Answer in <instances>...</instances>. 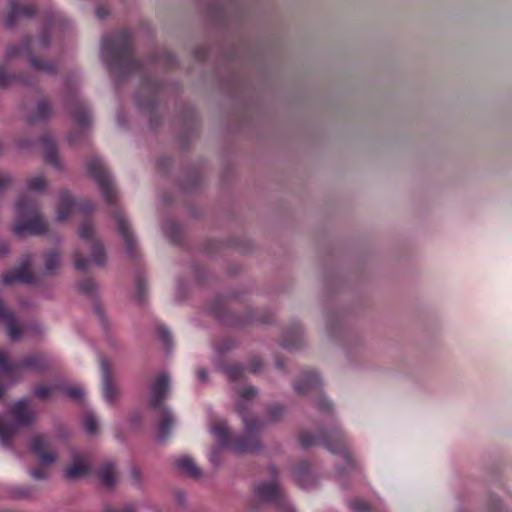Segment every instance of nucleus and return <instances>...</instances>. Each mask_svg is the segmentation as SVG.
Wrapping results in <instances>:
<instances>
[{
  "label": "nucleus",
  "instance_id": "obj_17",
  "mask_svg": "<svg viewBox=\"0 0 512 512\" xmlns=\"http://www.w3.org/2000/svg\"><path fill=\"white\" fill-rule=\"evenodd\" d=\"M320 379L315 372H308L303 379L295 384V389L300 394L308 393L318 387Z\"/></svg>",
  "mask_w": 512,
  "mask_h": 512
},
{
  "label": "nucleus",
  "instance_id": "obj_41",
  "mask_svg": "<svg viewBox=\"0 0 512 512\" xmlns=\"http://www.w3.org/2000/svg\"><path fill=\"white\" fill-rule=\"evenodd\" d=\"M104 512H134L132 506H126L125 508H123L122 510H114L112 508H105Z\"/></svg>",
  "mask_w": 512,
  "mask_h": 512
},
{
  "label": "nucleus",
  "instance_id": "obj_6",
  "mask_svg": "<svg viewBox=\"0 0 512 512\" xmlns=\"http://www.w3.org/2000/svg\"><path fill=\"white\" fill-rule=\"evenodd\" d=\"M30 258L28 256L22 259L21 266L3 275L4 284L12 285L15 283H31L34 280L33 274L29 271Z\"/></svg>",
  "mask_w": 512,
  "mask_h": 512
},
{
  "label": "nucleus",
  "instance_id": "obj_27",
  "mask_svg": "<svg viewBox=\"0 0 512 512\" xmlns=\"http://www.w3.org/2000/svg\"><path fill=\"white\" fill-rule=\"evenodd\" d=\"M46 188V181L43 177L37 176L28 182L29 191H42Z\"/></svg>",
  "mask_w": 512,
  "mask_h": 512
},
{
  "label": "nucleus",
  "instance_id": "obj_3",
  "mask_svg": "<svg viewBox=\"0 0 512 512\" xmlns=\"http://www.w3.org/2000/svg\"><path fill=\"white\" fill-rule=\"evenodd\" d=\"M256 394L257 389L254 387H247L239 395L237 411L243 419L245 435L237 439L233 444L232 449L236 453H249L258 451L260 449V444L255 435V432L259 430L261 425L255 420L249 419L245 412V402L256 396Z\"/></svg>",
  "mask_w": 512,
  "mask_h": 512
},
{
  "label": "nucleus",
  "instance_id": "obj_22",
  "mask_svg": "<svg viewBox=\"0 0 512 512\" xmlns=\"http://www.w3.org/2000/svg\"><path fill=\"white\" fill-rule=\"evenodd\" d=\"M60 263L59 253L57 251H53L48 253L45 256V270L47 273H52Z\"/></svg>",
  "mask_w": 512,
  "mask_h": 512
},
{
  "label": "nucleus",
  "instance_id": "obj_7",
  "mask_svg": "<svg viewBox=\"0 0 512 512\" xmlns=\"http://www.w3.org/2000/svg\"><path fill=\"white\" fill-rule=\"evenodd\" d=\"M93 234V227L89 223H85L80 227L79 230V237L82 240H87L89 249L91 250L93 261L97 265H102L105 262V253L103 251L102 245L95 240L91 239V236Z\"/></svg>",
  "mask_w": 512,
  "mask_h": 512
},
{
  "label": "nucleus",
  "instance_id": "obj_49",
  "mask_svg": "<svg viewBox=\"0 0 512 512\" xmlns=\"http://www.w3.org/2000/svg\"><path fill=\"white\" fill-rule=\"evenodd\" d=\"M77 121L79 122V124L84 125L87 121V117H84L83 119L79 118Z\"/></svg>",
  "mask_w": 512,
  "mask_h": 512
},
{
  "label": "nucleus",
  "instance_id": "obj_2",
  "mask_svg": "<svg viewBox=\"0 0 512 512\" xmlns=\"http://www.w3.org/2000/svg\"><path fill=\"white\" fill-rule=\"evenodd\" d=\"M15 209L17 223L14 225L13 231L17 236L38 235L45 232L46 222L39 215L34 200L27 193L20 197Z\"/></svg>",
  "mask_w": 512,
  "mask_h": 512
},
{
  "label": "nucleus",
  "instance_id": "obj_14",
  "mask_svg": "<svg viewBox=\"0 0 512 512\" xmlns=\"http://www.w3.org/2000/svg\"><path fill=\"white\" fill-rule=\"evenodd\" d=\"M115 220H116L117 225H118V230L121 233V235L123 237V240H124V242L126 244L127 252L131 254L133 252V249H134L135 245H136V242H135V240L133 238L132 232L129 229V225L126 222V219H125L124 215L121 212H116L115 213Z\"/></svg>",
  "mask_w": 512,
  "mask_h": 512
},
{
  "label": "nucleus",
  "instance_id": "obj_44",
  "mask_svg": "<svg viewBox=\"0 0 512 512\" xmlns=\"http://www.w3.org/2000/svg\"><path fill=\"white\" fill-rule=\"evenodd\" d=\"M18 53H19V48L11 47V48H9L7 55L9 58H12V57L16 56Z\"/></svg>",
  "mask_w": 512,
  "mask_h": 512
},
{
  "label": "nucleus",
  "instance_id": "obj_25",
  "mask_svg": "<svg viewBox=\"0 0 512 512\" xmlns=\"http://www.w3.org/2000/svg\"><path fill=\"white\" fill-rule=\"evenodd\" d=\"M83 422L87 433L94 434L97 431V420L91 412L85 414Z\"/></svg>",
  "mask_w": 512,
  "mask_h": 512
},
{
  "label": "nucleus",
  "instance_id": "obj_30",
  "mask_svg": "<svg viewBox=\"0 0 512 512\" xmlns=\"http://www.w3.org/2000/svg\"><path fill=\"white\" fill-rule=\"evenodd\" d=\"M224 373L230 380H234L242 374V368L238 366H229L224 369Z\"/></svg>",
  "mask_w": 512,
  "mask_h": 512
},
{
  "label": "nucleus",
  "instance_id": "obj_38",
  "mask_svg": "<svg viewBox=\"0 0 512 512\" xmlns=\"http://www.w3.org/2000/svg\"><path fill=\"white\" fill-rule=\"evenodd\" d=\"M31 476L34 479L40 480V479H44L46 477V474H45V472H43L41 470H34L31 472Z\"/></svg>",
  "mask_w": 512,
  "mask_h": 512
},
{
  "label": "nucleus",
  "instance_id": "obj_43",
  "mask_svg": "<svg viewBox=\"0 0 512 512\" xmlns=\"http://www.w3.org/2000/svg\"><path fill=\"white\" fill-rule=\"evenodd\" d=\"M197 374L201 381L204 382L207 380V371L205 369H199Z\"/></svg>",
  "mask_w": 512,
  "mask_h": 512
},
{
  "label": "nucleus",
  "instance_id": "obj_34",
  "mask_svg": "<svg viewBox=\"0 0 512 512\" xmlns=\"http://www.w3.org/2000/svg\"><path fill=\"white\" fill-rule=\"evenodd\" d=\"M115 42H116V39L113 38H105L102 42V53L104 54L105 51L110 47V46H114L115 45Z\"/></svg>",
  "mask_w": 512,
  "mask_h": 512
},
{
  "label": "nucleus",
  "instance_id": "obj_11",
  "mask_svg": "<svg viewBox=\"0 0 512 512\" xmlns=\"http://www.w3.org/2000/svg\"><path fill=\"white\" fill-rule=\"evenodd\" d=\"M101 372H102V384H103V396L108 403H113L117 396L118 390L115 387L113 380L110 375L109 364L106 359L101 360Z\"/></svg>",
  "mask_w": 512,
  "mask_h": 512
},
{
  "label": "nucleus",
  "instance_id": "obj_51",
  "mask_svg": "<svg viewBox=\"0 0 512 512\" xmlns=\"http://www.w3.org/2000/svg\"><path fill=\"white\" fill-rule=\"evenodd\" d=\"M132 474L135 477V481H138L139 480V475L137 474V472L133 471Z\"/></svg>",
  "mask_w": 512,
  "mask_h": 512
},
{
  "label": "nucleus",
  "instance_id": "obj_16",
  "mask_svg": "<svg viewBox=\"0 0 512 512\" xmlns=\"http://www.w3.org/2000/svg\"><path fill=\"white\" fill-rule=\"evenodd\" d=\"M175 465L180 472L187 476L197 478L201 474L199 468L196 466L193 459L189 456H182L178 458L175 461Z\"/></svg>",
  "mask_w": 512,
  "mask_h": 512
},
{
  "label": "nucleus",
  "instance_id": "obj_47",
  "mask_svg": "<svg viewBox=\"0 0 512 512\" xmlns=\"http://www.w3.org/2000/svg\"><path fill=\"white\" fill-rule=\"evenodd\" d=\"M79 209L82 210V211H85V212H89L92 209V207L90 205L81 204L79 206Z\"/></svg>",
  "mask_w": 512,
  "mask_h": 512
},
{
  "label": "nucleus",
  "instance_id": "obj_37",
  "mask_svg": "<svg viewBox=\"0 0 512 512\" xmlns=\"http://www.w3.org/2000/svg\"><path fill=\"white\" fill-rule=\"evenodd\" d=\"M9 76L5 73L3 69L0 68V86H4L8 84Z\"/></svg>",
  "mask_w": 512,
  "mask_h": 512
},
{
  "label": "nucleus",
  "instance_id": "obj_48",
  "mask_svg": "<svg viewBox=\"0 0 512 512\" xmlns=\"http://www.w3.org/2000/svg\"><path fill=\"white\" fill-rule=\"evenodd\" d=\"M7 251H8V247L6 245H4V244L1 245V247H0V255L6 254Z\"/></svg>",
  "mask_w": 512,
  "mask_h": 512
},
{
  "label": "nucleus",
  "instance_id": "obj_40",
  "mask_svg": "<svg viewBox=\"0 0 512 512\" xmlns=\"http://www.w3.org/2000/svg\"><path fill=\"white\" fill-rule=\"evenodd\" d=\"M209 459L213 464H218V462H219L218 449H214L213 451H211V453L209 455Z\"/></svg>",
  "mask_w": 512,
  "mask_h": 512
},
{
  "label": "nucleus",
  "instance_id": "obj_13",
  "mask_svg": "<svg viewBox=\"0 0 512 512\" xmlns=\"http://www.w3.org/2000/svg\"><path fill=\"white\" fill-rule=\"evenodd\" d=\"M75 202L68 192L60 194L59 201L56 208V220L58 222L65 221L73 212Z\"/></svg>",
  "mask_w": 512,
  "mask_h": 512
},
{
  "label": "nucleus",
  "instance_id": "obj_33",
  "mask_svg": "<svg viewBox=\"0 0 512 512\" xmlns=\"http://www.w3.org/2000/svg\"><path fill=\"white\" fill-rule=\"evenodd\" d=\"M315 439L313 437H310V436H301L300 437V445L304 448H307L309 447L310 445H312L313 443H315Z\"/></svg>",
  "mask_w": 512,
  "mask_h": 512
},
{
  "label": "nucleus",
  "instance_id": "obj_46",
  "mask_svg": "<svg viewBox=\"0 0 512 512\" xmlns=\"http://www.w3.org/2000/svg\"><path fill=\"white\" fill-rule=\"evenodd\" d=\"M301 478H302V472H301V470L299 469V470H297V471L295 472V479H296V481H297L298 483H300V484L302 483V479H301Z\"/></svg>",
  "mask_w": 512,
  "mask_h": 512
},
{
  "label": "nucleus",
  "instance_id": "obj_20",
  "mask_svg": "<svg viewBox=\"0 0 512 512\" xmlns=\"http://www.w3.org/2000/svg\"><path fill=\"white\" fill-rule=\"evenodd\" d=\"M46 145L45 161L55 167H59V162L53 142L50 139H44Z\"/></svg>",
  "mask_w": 512,
  "mask_h": 512
},
{
  "label": "nucleus",
  "instance_id": "obj_26",
  "mask_svg": "<svg viewBox=\"0 0 512 512\" xmlns=\"http://www.w3.org/2000/svg\"><path fill=\"white\" fill-rule=\"evenodd\" d=\"M59 389V386H39L35 388L34 393L40 399H47L52 396L54 390Z\"/></svg>",
  "mask_w": 512,
  "mask_h": 512
},
{
  "label": "nucleus",
  "instance_id": "obj_50",
  "mask_svg": "<svg viewBox=\"0 0 512 512\" xmlns=\"http://www.w3.org/2000/svg\"><path fill=\"white\" fill-rule=\"evenodd\" d=\"M285 511H286V512H294L293 507H292V506H290V505H287V506L285 507Z\"/></svg>",
  "mask_w": 512,
  "mask_h": 512
},
{
  "label": "nucleus",
  "instance_id": "obj_18",
  "mask_svg": "<svg viewBox=\"0 0 512 512\" xmlns=\"http://www.w3.org/2000/svg\"><path fill=\"white\" fill-rule=\"evenodd\" d=\"M99 478L103 486L112 487L117 480L114 467L111 464H105L99 471Z\"/></svg>",
  "mask_w": 512,
  "mask_h": 512
},
{
  "label": "nucleus",
  "instance_id": "obj_45",
  "mask_svg": "<svg viewBox=\"0 0 512 512\" xmlns=\"http://www.w3.org/2000/svg\"><path fill=\"white\" fill-rule=\"evenodd\" d=\"M260 368H261V363H260L259 361H257V362H253V363L251 364V370H252V372H254V373L258 372V371L260 370Z\"/></svg>",
  "mask_w": 512,
  "mask_h": 512
},
{
  "label": "nucleus",
  "instance_id": "obj_32",
  "mask_svg": "<svg viewBox=\"0 0 512 512\" xmlns=\"http://www.w3.org/2000/svg\"><path fill=\"white\" fill-rule=\"evenodd\" d=\"M31 64L34 68L41 70V71H45V72H53L54 71L53 65L48 64V63H41L34 58H31Z\"/></svg>",
  "mask_w": 512,
  "mask_h": 512
},
{
  "label": "nucleus",
  "instance_id": "obj_10",
  "mask_svg": "<svg viewBox=\"0 0 512 512\" xmlns=\"http://www.w3.org/2000/svg\"><path fill=\"white\" fill-rule=\"evenodd\" d=\"M35 8L32 5L20 6L15 1H10V9L6 18V26L12 28L19 21L34 15Z\"/></svg>",
  "mask_w": 512,
  "mask_h": 512
},
{
  "label": "nucleus",
  "instance_id": "obj_52",
  "mask_svg": "<svg viewBox=\"0 0 512 512\" xmlns=\"http://www.w3.org/2000/svg\"><path fill=\"white\" fill-rule=\"evenodd\" d=\"M41 42L44 44V45H47L48 43L45 41V39H41Z\"/></svg>",
  "mask_w": 512,
  "mask_h": 512
},
{
  "label": "nucleus",
  "instance_id": "obj_21",
  "mask_svg": "<svg viewBox=\"0 0 512 512\" xmlns=\"http://www.w3.org/2000/svg\"><path fill=\"white\" fill-rule=\"evenodd\" d=\"M50 106L49 104L42 100L40 101L38 104H37V111H36V114L35 115H32L30 118H29V122L30 123H33V122H36L40 119H43L45 117H47L49 114H50Z\"/></svg>",
  "mask_w": 512,
  "mask_h": 512
},
{
  "label": "nucleus",
  "instance_id": "obj_36",
  "mask_svg": "<svg viewBox=\"0 0 512 512\" xmlns=\"http://www.w3.org/2000/svg\"><path fill=\"white\" fill-rule=\"evenodd\" d=\"M83 292L89 293L94 289V285L91 281H87L80 286Z\"/></svg>",
  "mask_w": 512,
  "mask_h": 512
},
{
  "label": "nucleus",
  "instance_id": "obj_31",
  "mask_svg": "<svg viewBox=\"0 0 512 512\" xmlns=\"http://www.w3.org/2000/svg\"><path fill=\"white\" fill-rule=\"evenodd\" d=\"M74 263L77 270L84 271L87 269L89 261L81 257L78 253L74 255Z\"/></svg>",
  "mask_w": 512,
  "mask_h": 512
},
{
  "label": "nucleus",
  "instance_id": "obj_39",
  "mask_svg": "<svg viewBox=\"0 0 512 512\" xmlns=\"http://www.w3.org/2000/svg\"><path fill=\"white\" fill-rule=\"evenodd\" d=\"M95 13L98 18L102 19L108 14V11L104 7H97Z\"/></svg>",
  "mask_w": 512,
  "mask_h": 512
},
{
  "label": "nucleus",
  "instance_id": "obj_35",
  "mask_svg": "<svg viewBox=\"0 0 512 512\" xmlns=\"http://www.w3.org/2000/svg\"><path fill=\"white\" fill-rule=\"evenodd\" d=\"M317 407L321 411H329L331 408V405L326 399L321 398L319 400V402L317 403Z\"/></svg>",
  "mask_w": 512,
  "mask_h": 512
},
{
  "label": "nucleus",
  "instance_id": "obj_23",
  "mask_svg": "<svg viewBox=\"0 0 512 512\" xmlns=\"http://www.w3.org/2000/svg\"><path fill=\"white\" fill-rule=\"evenodd\" d=\"M331 437L334 438V440L337 442L338 444V448H334L333 445L329 442V441H326L324 444L325 446L332 452V453H336V452H344L345 450V447H346V441H345V438L344 436L339 433V432H335L333 435H331Z\"/></svg>",
  "mask_w": 512,
  "mask_h": 512
},
{
  "label": "nucleus",
  "instance_id": "obj_4",
  "mask_svg": "<svg viewBox=\"0 0 512 512\" xmlns=\"http://www.w3.org/2000/svg\"><path fill=\"white\" fill-rule=\"evenodd\" d=\"M169 392L170 377L166 373H161L151 386L150 400V404L153 408H160L161 410L162 419L159 424V441L166 439L174 422V417L171 412L166 407L162 406V401L168 397Z\"/></svg>",
  "mask_w": 512,
  "mask_h": 512
},
{
  "label": "nucleus",
  "instance_id": "obj_9",
  "mask_svg": "<svg viewBox=\"0 0 512 512\" xmlns=\"http://www.w3.org/2000/svg\"><path fill=\"white\" fill-rule=\"evenodd\" d=\"M48 448L49 442L42 435L35 436L31 441V450L39 457L42 465L51 464L56 460V455L49 451Z\"/></svg>",
  "mask_w": 512,
  "mask_h": 512
},
{
  "label": "nucleus",
  "instance_id": "obj_28",
  "mask_svg": "<svg viewBox=\"0 0 512 512\" xmlns=\"http://www.w3.org/2000/svg\"><path fill=\"white\" fill-rule=\"evenodd\" d=\"M158 337L159 339L162 341V343L165 345V347L169 348L171 343H172V339H171V335H170V332L167 328L165 327H159L158 328Z\"/></svg>",
  "mask_w": 512,
  "mask_h": 512
},
{
  "label": "nucleus",
  "instance_id": "obj_42",
  "mask_svg": "<svg viewBox=\"0 0 512 512\" xmlns=\"http://www.w3.org/2000/svg\"><path fill=\"white\" fill-rule=\"evenodd\" d=\"M10 182V177L7 175L0 174V190L4 188Z\"/></svg>",
  "mask_w": 512,
  "mask_h": 512
},
{
  "label": "nucleus",
  "instance_id": "obj_24",
  "mask_svg": "<svg viewBox=\"0 0 512 512\" xmlns=\"http://www.w3.org/2000/svg\"><path fill=\"white\" fill-rule=\"evenodd\" d=\"M59 389L63 391L65 395L68 397L75 399V400H81L84 396V391L80 386H73V387H66V386H59Z\"/></svg>",
  "mask_w": 512,
  "mask_h": 512
},
{
  "label": "nucleus",
  "instance_id": "obj_12",
  "mask_svg": "<svg viewBox=\"0 0 512 512\" xmlns=\"http://www.w3.org/2000/svg\"><path fill=\"white\" fill-rule=\"evenodd\" d=\"M89 471L87 460L81 456L74 458L73 463L64 471V476L68 480H77L85 476Z\"/></svg>",
  "mask_w": 512,
  "mask_h": 512
},
{
  "label": "nucleus",
  "instance_id": "obj_1",
  "mask_svg": "<svg viewBox=\"0 0 512 512\" xmlns=\"http://www.w3.org/2000/svg\"><path fill=\"white\" fill-rule=\"evenodd\" d=\"M44 364V358L41 355L26 357L19 364L11 363L7 355L0 352V373L3 375L18 374L26 370H38ZM6 387L0 384V398L4 395ZM13 422L10 424L0 421V442L8 446L11 437L20 428L29 425L35 419L34 412L29 408L27 400L16 402L11 408Z\"/></svg>",
  "mask_w": 512,
  "mask_h": 512
},
{
  "label": "nucleus",
  "instance_id": "obj_15",
  "mask_svg": "<svg viewBox=\"0 0 512 512\" xmlns=\"http://www.w3.org/2000/svg\"><path fill=\"white\" fill-rule=\"evenodd\" d=\"M254 492L263 500H276L281 495L277 481L261 483L255 488Z\"/></svg>",
  "mask_w": 512,
  "mask_h": 512
},
{
  "label": "nucleus",
  "instance_id": "obj_8",
  "mask_svg": "<svg viewBox=\"0 0 512 512\" xmlns=\"http://www.w3.org/2000/svg\"><path fill=\"white\" fill-rule=\"evenodd\" d=\"M0 321L6 326L7 335L10 340L17 341L23 334V329L18 323L15 315L4 307L3 301L0 299Z\"/></svg>",
  "mask_w": 512,
  "mask_h": 512
},
{
  "label": "nucleus",
  "instance_id": "obj_19",
  "mask_svg": "<svg viewBox=\"0 0 512 512\" xmlns=\"http://www.w3.org/2000/svg\"><path fill=\"white\" fill-rule=\"evenodd\" d=\"M210 432L222 444H228L229 432L224 422H216L210 425Z\"/></svg>",
  "mask_w": 512,
  "mask_h": 512
},
{
  "label": "nucleus",
  "instance_id": "obj_29",
  "mask_svg": "<svg viewBox=\"0 0 512 512\" xmlns=\"http://www.w3.org/2000/svg\"><path fill=\"white\" fill-rule=\"evenodd\" d=\"M350 508L354 512H370V505L362 500H354L350 503Z\"/></svg>",
  "mask_w": 512,
  "mask_h": 512
},
{
  "label": "nucleus",
  "instance_id": "obj_5",
  "mask_svg": "<svg viewBox=\"0 0 512 512\" xmlns=\"http://www.w3.org/2000/svg\"><path fill=\"white\" fill-rule=\"evenodd\" d=\"M87 171L97 182L104 199L108 203H112L116 198V190L104 164L98 158H93L87 164Z\"/></svg>",
  "mask_w": 512,
  "mask_h": 512
}]
</instances>
